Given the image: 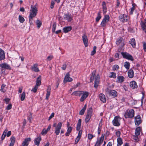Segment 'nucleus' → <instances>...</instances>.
I'll return each instance as SVG.
<instances>
[{
	"mask_svg": "<svg viewBox=\"0 0 146 146\" xmlns=\"http://www.w3.org/2000/svg\"><path fill=\"white\" fill-rule=\"evenodd\" d=\"M99 97L100 100L103 102L104 103L106 102V99L105 95L102 93H100L99 95Z\"/></svg>",
	"mask_w": 146,
	"mask_h": 146,
	"instance_id": "obj_25",
	"label": "nucleus"
},
{
	"mask_svg": "<svg viewBox=\"0 0 146 146\" xmlns=\"http://www.w3.org/2000/svg\"><path fill=\"white\" fill-rule=\"evenodd\" d=\"M95 137V135H93L92 134L89 133L88 135V139H91L92 138Z\"/></svg>",
	"mask_w": 146,
	"mask_h": 146,
	"instance_id": "obj_51",
	"label": "nucleus"
},
{
	"mask_svg": "<svg viewBox=\"0 0 146 146\" xmlns=\"http://www.w3.org/2000/svg\"><path fill=\"white\" fill-rule=\"evenodd\" d=\"M31 140L30 137L25 138L22 143V146H28L29 142Z\"/></svg>",
	"mask_w": 146,
	"mask_h": 146,
	"instance_id": "obj_16",
	"label": "nucleus"
},
{
	"mask_svg": "<svg viewBox=\"0 0 146 146\" xmlns=\"http://www.w3.org/2000/svg\"><path fill=\"white\" fill-rule=\"evenodd\" d=\"M38 88V86L35 85L34 88L32 89L31 91L35 93H36L37 92V90Z\"/></svg>",
	"mask_w": 146,
	"mask_h": 146,
	"instance_id": "obj_49",
	"label": "nucleus"
},
{
	"mask_svg": "<svg viewBox=\"0 0 146 146\" xmlns=\"http://www.w3.org/2000/svg\"><path fill=\"white\" fill-rule=\"evenodd\" d=\"M83 91H77L73 92L72 94L71 95L74 96H78L80 97L82 94Z\"/></svg>",
	"mask_w": 146,
	"mask_h": 146,
	"instance_id": "obj_24",
	"label": "nucleus"
},
{
	"mask_svg": "<svg viewBox=\"0 0 146 146\" xmlns=\"http://www.w3.org/2000/svg\"><path fill=\"white\" fill-rule=\"evenodd\" d=\"M110 18V17L108 15H105L100 24L101 26L102 27H105L106 24L109 21Z\"/></svg>",
	"mask_w": 146,
	"mask_h": 146,
	"instance_id": "obj_7",
	"label": "nucleus"
},
{
	"mask_svg": "<svg viewBox=\"0 0 146 146\" xmlns=\"http://www.w3.org/2000/svg\"><path fill=\"white\" fill-rule=\"evenodd\" d=\"M142 131L141 127H138L135 129V135L139 136L140 134V133Z\"/></svg>",
	"mask_w": 146,
	"mask_h": 146,
	"instance_id": "obj_22",
	"label": "nucleus"
},
{
	"mask_svg": "<svg viewBox=\"0 0 146 146\" xmlns=\"http://www.w3.org/2000/svg\"><path fill=\"white\" fill-rule=\"evenodd\" d=\"M62 124L61 122H59L58 123L57 125L56 123L53 124V126L55 128L54 133L56 135H58L59 134L62 127Z\"/></svg>",
	"mask_w": 146,
	"mask_h": 146,
	"instance_id": "obj_5",
	"label": "nucleus"
},
{
	"mask_svg": "<svg viewBox=\"0 0 146 146\" xmlns=\"http://www.w3.org/2000/svg\"><path fill=\"white\" fill-rule=\"evenodd\" d=\"M135 111L133 109L127 110L124 114V116L125 118H131L134 116Z\"/></svg>",
	"mask_w": 146,
	"mask_h": 146,
	"instance_id": "obj_2",
	"label": "nucleus"
},
{
	"mask_svg": "<svg viewBox=\"0 0 146 146\" xmlns=\"http://www.w3.org/2000/svg\"><path fill=\"white\" fill-rule=\"evenodd\" d=\"M72 127H68L67 132L65 134V135L66 136H68L69 135L70 133L72 131Z\"/></svg>",
	"mask_w": 146,
	"mask_h": 146,
	"instance_id": "obj_35",
	"label": "nucleus"
},
{
	"mask_svg": "<svg viewBox=\"0 0 146 146\" xmlns=\"http://www.w3.org/2000/svg\"><path fill=\"white\" fill-rule=\"evenodd\" d=\"M107 92L109 96L112 98H115L117 96V93L115 90L108 89Z\"/></svg>",
	"mask_w": 146,
	"mask_h": 146,
	"instance_id": "obj_9",
	"label": "nucleus"
},
{
	"mask_svg": "<svg viewBox=\"0 0 146 146\" xmlns=\"http://www.w3.org/2000/svg\"><path fill=\"white\" fill-rule=\"evenodd\" d=\"M130 66V64L129 62H125L124 63V66L127 70L129 69Z\"/></svg>",
	"mask_w": 146,
	"mask_h": 146,
	"instance_id": "obj_38",
	"label": "nucleus"
},
{
	"mask_svg": "<svg viewBox=\"0 0 146 146\" xmlns=\"http://www.w3.org/2000/svg\"><path fill=\"white\" fill-rule=\"evenodd\" d=\"M100 76L99 74H97L95 78L94 87L97 88L99 86L100 82Z\"/></svg>",
	"mask_w": 146,
	"mask_h": 146,
	"instance_id": "obj_13",
	"label": "nucleus"
},
{
	"mask_svg": "<svg viewBox=\"0 0 146 146\" xmlns=\"http://www.w3.org/2000/svg\"><path fill=\"white\" fill-rule=\"evenodd\" d=\"M101 12H99L97 14V16L96 17V21L97 22H99L101 18Z\"/></svg>",
	"mask_w": 146,
	"mask_h": 146,
	"instance_id": "obj_39",
	"label": "nucleus"
},
{
	"mask_svg": "<svg viewBox=\"0 0 146 146\" xmlns=\"http://www.w3.org/2000/svg\"><path fill=\"white\" fill-rule=\"evenodd\" d=\"M121 118L119 116H116L114 117L112 121L113 125L115 126L119 127L120 125Z\"/></svg>",
	"mask_w": 146,
	"mask_h": 146,
	"instance_id": "obj_6",
	"label": "nucleus"
},
{
	"mask_svg": "<svg viewBox=\"0 0 146 146\" xmlns=\"http://www.w3.org/2000/svg\"><path fill=\"white\" fill-rule=\"evenodd\" d=\"M12 105L11 104H9L6 108V109L7 110H9L11 109Z\"/></svg>",
	"mask_w": 146,
	"mask_h": 146,
	"instance_id": "obj_54",
	"label": "nucleus"
},
{
	"mask_svg": "<svg viewBox=\"0 0 146 146\" xmlns=\"http://www.w3.org/2000/svg\"><path fill=\"white\" fill-rule=\"evenodd\" d=\"M93 109L90 107L87 109V114L86 115L85 121L86 123L90 121L92 115Z\"/></svg>",
	"mask_w": 146,
	"mask_h": 146,
	"instance_id": "obj_3",
	"label": "nucleus"
},
{
	"mask_svg": "<svg viewBox=\"0 0 146 146\" xmlns=\"http://www.w3.org/2000/svg\"><path fill=\"white\" fill-rule=\"evenodd\" d=\"M96 46H94L93 47V50L91 52V55L93 56L96 53Z\"/></svg>",
	"mask_w": 146,
	"mask_h": 146,
	"instance_id": "obj_44",
	"label": "nucleus"
},
{
	"mask_svg": "<svg viewBox=\"0 0 146 146\" xmlns=\"http://www.w3.org/2000/svg\"><path fill=\"white\" fill-rule=\"evenodd\" d=\"M6 85L4 84H2L1 85V88L0 89V91L3 92L5 93L6 92V90L4 89V88L6 86Z\"/></svg>",
	"mask_w": 146,
	"mask_h": 146,
	"instance_id": "obj_43",
	"label": "nucleus"
},
{
	"mask_svg": "<svg viewBox=\"0 0 146 146\" xmlns=\"http://www.w3.org/2000/svg\"><path fill=\"white\" fill-rule=\"evenodd\" d=\"M5 58V54L4 51L0 48V61L4 60Z\"/></svg>",
	"mask_w": 146,
	"mask_h": 146,
	"instance_id": "obj_21",
	"label": "nucleus"
},
{
	"mask_svg": "<svg viewBox=\"0 0 146 146\" xmlns=\"http://www.w3.org/2000/svg\"><path fill=\"white\" fill-rule=\"evenodd\" d=\"M80 137H77L76 138L75 141V144H77L78 142L79 141V140L80 139Z\"/></svg>",
	"mask_w": 146,
	"mask_h": 146,
	"instance_id": "obj_55",
	"label": "nucleus"
},
{
	"mask_svg": "<svg viewBox=\"0 0 146 146\" xmlns=\"http://www.w3.org/2000/svg\"><path fill=\"white\" fill-rule=\"evenodd\" d=\"M128 75L129 78H133L134 76L133 70L131 69H130L128 72Z\"/></svg>",
	"mask_w": 146,
	"mask_h": 146,
	"instance_id": "obj_32",
	"label": "nucleus"
},
{
	"mask_svg": "<svg viewBox=\"0 0 146 146\" xmlns=\"http://www.w3.org/2000/svg\"><path fill=\"white\" fill-rule=\"evenodd\" d=\"M28 119L29 121L30 122H31V121L32 119V115H30L29 116H28L27 118Z\"/></svg>",
	"mask_w": 146,
	"mask_h": 146,
	"instance_id": "obj_60",
	"label": "nucleus"
},
{
	"mask_svg": "<svg viewBox=\"0 0 146 146\" xmlns=\"http://www.w3.org/2000/svg\"><path fill=\"white\" fill-rule=\"evenodd\" d=\"M64 19L67 20L68 22H71L73 20V17L69 13L65 14Z\"/></svg>",
	"mask_w": 146,
	"mask_h": 146,
	"instance_id": "obj_15",
	"label": "nucleus"
},
{
	"mask_svg": "<svg viewBox=\"0 0 146 146\" xmlns=\"http://www.w3.org/2000/svg\"><path fill=\"white\" fill-rule=\"evenodd\" d=\"M117 146H121L123 144L122 140L121 137H119L117 139Z\"/></svg>",
	"mask_w": 146,
	"mask_h": 146,
	"instance_id": "obj_37",
	"label": "nucleus"
},
{
	"mask_svg": "<svg viewBox=\"0 0 146 146\" xmlns=\"http://www.w3.org/2000/svg\"><path fill=\"white\" fill-rule=\"evenodd\" d=\"M36 24L37 25L38 28H39L42 25V23L39 20H37L36 22Z\"/></svg>",
	"mask_w": 146,
	"mask_h": 146,
	"instance_id": "obj_48",
	"label": "nucleus"
},
{
	"mask_svg": "<svg viewBox=\"0 0 146 146\" xmlns=\"http://www.w3.org/2000/svg\"><path fill=\"white\" fill-rule=\"evenodd\" d=\"M38 65L37 64H34L33 66L31 67V70L36 72H39L40 70L38 68Z\"/></svg>",
	"mask_w": 146,
	"mask_h": 146,
	"instance_id": "obj_18",
	"label": "nucleus"
},
{
	"mask_svg": "<svg viewBox=\"0 0 146 146\" xmlns=\"http://www.w3.org/2000/svg\"><path fill=\"white\" fill-rule=\"evenodd\" d=\"M143 48L145 52H146V43L145 42H143Z\"/></svg>",
	"mask_w": 146,
	"mask_h": 146,
	"instance_id": "obj_62",
	"label": "nucleus"
},
{
	"mask_svg": "<svg viewBox=\"0 0 146 146\" xmlns=\"http://www.w3.org/2000/svg\"><path fill=\"white\" fill-rule=\"evenodd\" d=\"M115 135L117 136V137H120V136L121 135V132L120 131H117L115 132Z\"/></svg>",
	"mask_w": 146,
	"mask_h": 146,
	"instance_id": "obj_56",
	"label": "nucleus"
},
{
	"mask_svg": "<svg viewBox=\"0 0 146 146\" xmlns=\"http://www.w3.org/2000/svg\"><path fill=\"white\" fill-rule=\"evenodd\" d=\"M56 27V23H54L52 25V32L53 33L55 32V31Z\"/></svg>",
	"mask_w": 146,
	"mask_h": 146,
	"instance_id": "obj_47",
	"label": "nucleus"
},
{
	"mask_svg": "<svg viewBox=\"0 0 146 146\" xmlns=\"http://www.w3.org/2000/svg\"><path fill=\"white\" fill-rule=\"evenodd\" d=\"M129 85L130 87L133 89L137 88L138 87L137 83L135 81L131 82Z\"/></svg>",
	"mask_w": 146,
	"mask_h": 146,
	"instance_id": "obj_20",
	"label": "nucleus"
},
{
	"mask_svg": "<svg viewBox=\"0 0 146 146\" xmlns=\"http://www.w3.org/2000/svg\"><path fill=\"white\" fill-rule=\"evenodd\" d=\"M143 30L146 33V27L145 26L144 24L141 26Z\"/></svg>",
	"mask_w": 146,
	"mask_h": 146,
	"instance_id": "obj_64",
	"label": "nucleus"
},
{
	"mask_svg": "<svg viewBox=\"0 0 146 146\" xmlns=\"http://www.w3.org/2000/svg\"><path fill=\"white\" fill-rule=\"evenodd\" d=\"M134 122L136 125L137 126L140 125L142 122L140 115H137L134 117Z\"/></svg>",
	"mask_w": 146,
	"mask_h": 146,
	"instance_id": "obj_11",
	"label": "nucleus"
},
{
	"mask_svg": "<svg viewBox=\"0 0 146 146\" xmlns=\"http://www.w3.org/2000/svg\"><path fill=\"white\" fill-rule=\"evenodd\" d=\"M25 92H23L21 94V95L20 96V99L21 101H23L25 100Z\"/></svg>",
	"mask_w": 146,
	"mask_h": 146,
	"instance_id": "obj_41",
	"label": "nucleus"
},
{
	"mask_svg": "<svg viewBox=\"0 0 146 146\" xmlns=\"http://www.w3.org/2000/svg\"><path fill=\"white\" fill-rule=\"evenodd\" d=\"M54 113H53V112L52 113H51V114L50 115L49 117V118H48V120H50L53 117H54Z\"/></svg>",
	"mask_w": 146,
	"mask_h": 146,
	"instance_id": "obj_61",
	"label": "nucleus"
},
{
	"mask_svg": "<svg viewBox=\"0 0 146 146\" xmlns=\"http://www.w3.org/2000/svg\"><path fill=\"white\" fill-rule=\"evenodd\" d=\"M72 29L71 26L66 27L63 28V30L64 33H66L70 31Z\"/></svg>",
	"mask_w": 146,
	"mask_h": 146,
	"instance_id": "obj_30",
	"label": "nucleus"
},
{
	"mask_svg": "<svg viewBox=\"0 0 146 146\" xmlns=\"http://www.w3.org/2000/svg\"><path fill=\"white\" fill-rule=\"evenodd\" d=\"M119 21L122 23L128 22L129 20V17L127 15L124 14H121L118 17Z\"/></svg>",
	"mask_w": 146,
	"mask_h": 146,
	"instance_id": "obj_4",
	"label": "nucleus"
},
{
	"mask_svg": "<svg viewBox=\"0 0 146 146\" xmlns=\"http://www.w3.org/2000/svg\"><path fill=\"white\" fill-rule=\"evenodd\" d=\"M121 54L123 58L131 61H133V57L129 53L126 52H121Z\"/></svg>",
	"mask_w": 146,
	"mask_h": 146,
	"instance_id": "obj_8",
	"label": "nucleus"
},
{
	"mask_svg": "<svg viewBox=\"0 0 146 146\" xmlns=\"http://www.w3.org/2000/svg\"><path fill=\"white\" fill-rule=\"evenodd\" d=\"M81 122V119H79L78 120V122L77 124L76 130L77 131H79L80 129Z\"/></svg>",
	"mask_w": 146,
	"mask_h": 146,
	"instance_id": "obj_34",
	"label": "nucleus"
},
{
	"mask_svg": "<svg viewBox=\"0 0 146 146\" xmlns=\"http://www.w3.org/2000/svg\"><path fill=\"white\" fill-rule=\"evenodd\" d=\"M82 38L85 47H87L88 45V41L87 36L85 34H84L82 36Z\"/></svg>",
	"mask_w": 146,
	"mask_h": 146,
	"instance_id": "obj_17",
	"label": "nucleus"
},
{
	"mask_svg": "<svg viewBox=\"0 0 146 146\" xmlns=\"http://www.w3.org/2000/svg\"><path fill=\"white\" fill-rule=\"evenodd\" d=\"M102 128V127L100 125V124L98 129V135L100 134V133Z\"/></svg>",
	"mask_w": 146,
	"mask_h": 146,
	"instance_id": "obj_52",
	"label": "nucleus"
},
{
	"mask_svg": "<svg viewBox=\"0 0 146 146\" xmlns=\"http://www.w3.org/2000/svg\"><path fill=\"white\" fill-rule=\"evenodd\" d=\"M86 108V105L85 104L82 109L80 111L79 114L81 115H83L84 114Z\"/></svg>",
	"mask_w": 146,
	"mask_h": 146,
	"instance_id": "obj_36",
	"label": "nucleus"
},
{
	"mask_svg": "<svg viewBox=\"0 0 146 146\" xmlns=\"http://www.w3.org/2000/svg\"><path fill=\"white\" fill-rule=\"evenodd\" d=\"M124 80L125 78L124 76H119L117 77L116 82L121 83L124 81Z\"/></svg>",
	"mask_w": 146,
	"mask_h": 146,
	"instance_id": "obj_27",
	"label": "nucleus"
},
{
	"mask_svg": "<svg viewBox=\"0 0 146 146\" xmlns=\"http://www.w3.org/2000/svg\"><path fill=\"white\" fill-rule=\"evenodd\" d=\"M102 7L103 11L104 13H106L107 12V7L106 4L105 2L103 1L102 3Z\"/></svg>",
	"mask_w": 146,
	"mask_h": 146,
	"instance_id": "obj_33",
	"label": "nucleus"
},
{
	"mask_svg": "<svg viewBox=\"0 0 146 146\" xmlns=\"http://www.w3.org/2000/svg\"><path fill=\"white\" fill-rule=\"evenodd\" d=\"M41 140V138L40 136H39L37 138H36L34 140L35 144L37 146H39Z\"/></svg>",
	"mask_w": 146,
	"mask_h": 146,
	"instance_id": "obj_26",
	"label": "nucleus"
},
{
	"mask_svg": "<svg viewBox=\"0 0 146 146\" xmlns=\"http://www.w3.org/2000/svg\"><path fill=\"white\" fill-rule=\"evenodd\" d=\"M110 75L109 76V77L110 78H116V73L113 72H110Z\"/></svg>",
	"mask_w": 146,
	"mask_h": 146,
	"instance_id": "obj_40",
	"label": "nucleus"
},
{
	"mask_svg": "<svg viewBox=\"0 0 146 146\" xmlns=\"http://www.w3.org/2000/svg\"><path fill=\"white\" fill-rule=\"evenodd\" d=\"M41 76H39L37 78L36 82V86H39L41 84Z\"/></svg>",
	"mask_w": 146,
	"mask_h": 146,
	"instance_id": "obj_28",
	"label": "nucleus"
},
{
	"mask_svg": "<svg viewBox=\"0 0 146 146\" xmlns=\"http://www.w3.org/2000/svg\"><path fill=\"white\" fill-rule=\"evenodd\" d=\"M37 13L38 10L36 6L31 5L29 17V23L30 25L33 24V19L36 15Z\"/></svg>",
	"mask_w": 146,
	"mask_h": 146,
	"instance_id": "obj_1",
	"label": "nucleus"
},
{
	"mask_svg": "<svg viewBox=\"0 0 146 146\" xmlns=\"http://www.w3.org/2000/svg\"><path fill=\"white\" fill-rule=\"evenodd\" d=\"M103 141L99 139L97 140L96 143L95 145V146H100V145L102 143Z\"/></svg>",
	"mask_w": 146,
	"mask_h": 146,
	"instance_id": "obj_42",
	"label": "nucleus"
},
{
	"mask_svg": "<svg viewBox=\"0 0 146 146\" xmlns=\"http://www.w3.org/2000/svg\"><path fill=\"white\" fill-rule=\"evenodd\" d=\"M129 43L131 44L133 48L135 47L136 43L134 38H132L130 39L129 41Z\"/></svg>",
	"mask_w": 146,
	"mask_h": 146,
	"instance_id": "obj_31",
	"label": "nucleus"
},
{
	"mask_svg": "<svg viewBox=\"0 0 146 146\" xmlns=\"http://www.w3.org/2000/svg\"><path fill=\"white\" fill-rule=\"evenodd\" d=\"M47 131L46 130L43 129L41 132L42 135L46 134L47 132Z\"/></svg>",
	"mask_w": 146,
	"mask_h": 146,
	"instance_id": "obj_63",
	"label": "nucleus"
},
{
	"mask_svg": "<svg viewBox=\"0 0 146 146\" xmlns=\"http://www.w3.org/2000/svg\"><path fill=\"white\" fill-rule=\"evenodd\" d=\"M119 66L117 64H115L112 67V70L113 71H115L116 70L119 69Z\"/></svg>",
	"mask_w": 146,
	"mask_h": 146,
	"instance_id": "obj_46",
	"label": "nucleus"
},
{
	"mask_svg": "<svg viewBox=\"0 0 146 146\" xmlns=\"http://www.w3.org/2000/svg\"><path fill=\"white\" fill-rule=\"evenodd\" d=\"M19 19L20 22L22 23H23L25 21L24 18L21 15L19 16Z\"/></svg>",
	"mask_w": 146,
	"mask_h": 146,
	"instance_id": "obj_45",
	"label": "nucleus"
},
{
	"mask_svg": "<svg viewBox=\"0 0 146 146\" xmlns=\"http://www.w3.org/2000/svg\"><path fill=\"white\" fill-rule=\"evenodd\" d=\"M135 9V6L133 5V7L131 9V11L130 12V14L132 15L133 14V12Z\"/></svg>",
	"mask_w": 146,
	"mask_h": 146,
	"instance_id": "obj_53",
	"label": "nucleus"
},
{
	"mask_svg": "<svg viewBox=\"0 0 146 146\" xmlns=\"http://www.w3.org/2000/svg\"><path fill=\"white\" fill-rule=\"evenodd\" d=\"M82 95L80 98V101L81 102H83L89 95V93L87 92H82Z\"/></svg>",
	"mask_w": 146,
	"mask_h": 146,
	"instance_id": "obj_14",
	"label": "nucleus"
},
{
	"mask_svg": "<svg viewBox=\"0 0 146 146\" xmlns=\"http://www.w3.org/2000/svg\"><path fill=\"white\" fill-rule=\"evenodd\" d=\"M114 57L116 59V60H118L119 58V54L117 53H115L114 55Z\"/></svg>",
	"mask_w": 146,
	"mask_h": 146,
	"instance_id": "obj_57",
	"label": "nucleus"
},
{
	"mask_svg": "<svg viewBox=\"0 0 146 146\" xmlns=\"http://www.w3.org/2000/svg\"><path fill=\"white\" fill-rule=\"evenodd\" d=\"M4 100L5 101L6 104H7L9 103L10 99L9 98H6L4 99Z\"/></svg>",
	"mask_w": 146,
	"mask_h": 146,
	"instance_id": "obj_58",
	"label": "nucleus"
},
{
	"mask_svg": "<svg viewBox=\"0 0 146 146\" xmlns=\"http://www.w3.org/2000/svg\"><path fill=\"white\" fill-rule=\"evenodd\" d=\"M116 44L117 45L122 47L123 46L125 45L124 40L121 37H119L117 38L116 42Z\"/></svg>",
	"mask_w": 146,
	"mask_h": 146,
	"instance_id": "obj_10",
	"label": "nucleus"
},
{
	"mask_svg": "<svg viewBox=\"0 0 146 146\" xmlns=\"http://www.w3.org/2000/svg\"><path fill=\"white\" fill-rule=\"evenodd\" d=\"M0 67L2 68H5L7 69H11L10 66L8 64L5 63L0 64Z\"/></svg>",
	"mask_w": 146,
	"mask_h": 146,
	"instance_id": "obj_23",
	"label": "nucleus"
},
{
	"mask_svg": "<svg viewBox=\"0 0 146 146\" xmlns=\"http://www.w3.org/2000/svg\"><path fill=\"white\" fill-rule=\"evenodd\" d=\"M11 143L14 144L15 141V138L14 136H12L10 138Z\"/></svg>",
	"mask_w": 146,
	"mask_h": 146,
	"instance_id": "obj_50",
	"label": "nucleus"
},
{
	"mask_svg": "<svg viewBox=\"0 0 146 146\" xmlns=\"http://www.w3.org/2000/svg\"><path fill=\"white\" fill-rule=\"evenodd\" d=\"M51 90V86L49 85L48 86L46 89L47 92L46 94V99L47 100H48L49 99L50 95Z\"/></svg>",
	"mask_w": 146,
	"mask_h": 146,
	"instance_id": "obj_19",
	"label": "nucleus"
},
{
	"mask_svg": "<svg viewBox=\"0 0 146 146\" xmlns=\"http://www.w3.org/2000/svg\"><path fill=\"white\" fill-rule=\"evenodd\" d=\"M96 71H93L91 73V75L90 78V82H93L96 76Z\"/></svg>",
	"mask_w": 146,
	"mask_h": 146,
	"instance_id": "obj_29",
	"label": "nucleus"
},
{
	"mask_svg": "<svg viewBox=\"0 0 146 146\" xmlns=\"http://www.w3.org/2000/svg\"><path fill=\"white\" fill-rule=\"evenodd\" d=\"M66 67L67 65L66 64H64L61 67V69L62 70H64L66 69Z\"/></svg>",
	"mask_w": 146,
	"mask_h": 146,
	"instance_id": "obj_59",
	"label": "nucleus"
},
{
	"mask_svg": "<svg viewBox=\"0 0 146 146\" xmlns=\"http://www.w3.org/2000/svg\"><path fill=\"white\" fill-rule=\"evenodd\" d=\"M70 74L69 72H68L66 73L63 80L64 83L65 84L67 82H71L73 80L72 78L70 77Z\"/></svg>",
	"mask_w": 146,
	"mask_h": 146,
	"instance_id": "obj_12",
	"label": "nucleus"
}]
</instances>
